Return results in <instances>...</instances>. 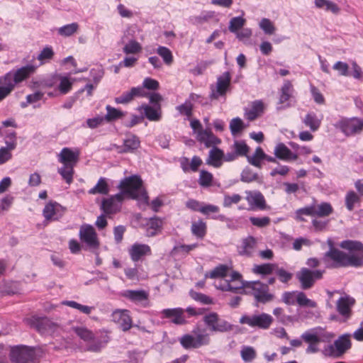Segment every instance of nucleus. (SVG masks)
Here are the masks:
<instances>
[{
  "label": "nucleus",
  "instance_id": "obj_47",
  "mask_svg": "<svg viewBox=\"0 0 363 363\" xmlns=\"http://www.w3.org/2000/svg\"><path fill=\"white\" fill-rule=\"evenodd\" d=\"M157 53L163 59L164 62L170 65L173 62V56L171 50L164 46H159L157 50Z\"/></svg>",
  "mask_w": 363,
  "mask_h": 363
},
{
  "label": "nucleus",
  "instance_id": "obj_61",
  "mask_svg": "<svg viewBox=\"0 0 363 363\" xmlns=\"http://www.w3.org/2000/svg\"><path fill=\"white\" fill-rule=\"evenodd\" d=\"M193 105L189 100H186L183 104L177 107V110L180 114L186 116L188 117L192 115Z\"/></svg>",
  "mask_w": 363,
  "mask_h": 363
},
{
  "label": "nucleus",
  "instance_id": "obj_21",
  "mask_svg": "<svg viewBox=\"0 0 363 363\" xmlns=\"http://www.w3.org/2000/svg\"><path fill=\"white\" fill-rule=\"evenodd\" d=\"M354 303V299L349 296L340 297L337 301V311L346 319L352 314L351 308Z\"/></svg>",
  "mask_w": 363,
  "mask_h": 363
},
{
  "label": "nucleus",
  "instance_id": "obj_29",
  "mask_svg": "<svg viewBox=\"0 0 363 363\" xmlns=\"http://www.w3.org/2000/svg\"><path fill=\"white\" fill-rule=\"evenodd\" d=\"M10 75H4L0 77V101L7 97L13 90Z\"/></svg>",
  "mask_w": 363,
  "mask_h": 363
},
{
  "label": "nucleus",
  "instance_id": "obj_4",
  "mask_svg": "<svg viewBox=\"0 0 363 363\" xmlns=\"http://www.w3.org/2000/svg\"><path fill=\"white\" fill-rule=\"evenodd\" d=\"M192 332L194 335L186 334L179 339V342L184 349H196L210 343V336L204 329L201 330L197 327Z\"/></svg>",
  "mask_w": 363,
  "mask_h": 363
},
{
  "label": "nucleus",
  "instance_id": "obj_28",
  "mask_svg": "<svg viewBox=\"0 0 363 363\" xmlns=\"http://www.w3.org/2000/svg\"><path fill=\"white\" fill-rule=\"evenodd\" d=\"M143 89L142 87H133L129 91L123 93L115 99L116 104H128L131 101L135 96H142Z\"/></svg>",
  "mask_w": 363,
  "mask_h": 363
},
{
  "label": "nucleus",
  "instance_id": "obj_34",
  "mask_svg": "<svg viewBox=\"0 0 363 363\" xmlns=\"http://www.w3.org/2000/svg\"><path fill=\"white\" fill-rule=\"evenodd\" d=\"M276 268L275 264L266 263L262 264H255L252 268L253 273L260 275H269L274 272Z\"/></svg>",
  "mask_w": 363,
  "mask_h": 363
},
{
  "label": "nucleus",
  "instance_id": "obj_9",
  "mask_svg": "<svg viewBox=\"0 0 363 363\" xmlns=\"http://www.w3.org/2000/svg\"><path fill=\"white\" fill-rule=\"evenodd\" d=\"M79 237L80 240L91 251L99 249L100 242L94 227L89 224H83L80 226Z\"/></svg>",
  "mask_w": 363,
  "mask_h": 363
},
{
  "label": "nucleus",
  "instance_id": "obj_33",
  "mask_svg": "<svg viewBox=\"0 0 363 363\" xmlns=\"http://www.w3.org/2000/svg\"><path fill=\"white\" fill-rule=\"evenodd\" d=\"M163 225V220L158 217L151 218L147 223L148 236H154L158 230H160Z\"/></svg>",
  "mask_w": 363,
  "mask_h": 363
},
{
  "label": "nucleus",
  "instance_id": "obj_55",
  "mask_svg": "<svg viewBox=\"0 0 363 363\" xmlns=\"http://www.w3.org/2000/svg\"><path fill=\"white\" fill-rule=\"evenodd\" d=\"M296 303L300 306H308L310 308H315L317 306V303L314 301L308 298L306 295L302 291L298 292Z\"/></svg>",
  "mask_w": 363,
  "mask_h": 363
},
{
  "label": "nucleus",
  "instance_id": "obj_40",
  "mask_svg": "<svg viewBox=\"0 0 363 363\" xmlns=\"http://www.w3.org/2000/svg\"><path fill=\"white\" fill-rule=\"evenodd\" d=\"M228 271L229 268L228 266L225 264H220L210 272L208 274H206V277H210L211 279L228 277Z\"/></svg>",
  "mask_w": 363,
  "mask_h": 363
},
{
  "label": "nucleus",
  "instance_id": "obj_3",
  "mask_svg": "<svg viewBox=\"0 0 363 363\" xmlns=\"http://www.w3.org/2000/svg\"><path fill=\"white\" fill-rule=\"evenodd\" d=\"M242 294L252 295L257 303L262 304L269 303L274 298V295L269 293L268 284L259 281L246 282Z\"/></svg>",
  "mask_w": 363,
  "mask_h": 363
},
{
  "label": "nucleus",
  "instance_id": "obj_63",
  "mask_svg": "<svg viewBox=\"0 0 363 363\" xmlns=\"http://www.w3.org/2000/svg\"><path fill=\"white\" fill-rule=\"evenodd\" d=\"M273 315L277 320L283 324H286L288 320H291V317L284 313V310L281 307H277L273 310Z\"/></svg>",
  "mask_w": 363,
  "mask_h": 363
},
{
  "label": "nucleus",
  "instance_id": "obj_48",
  "mask_svg": "<svg viewBox=\"0 0 363 363\" xmlns=\"http://www.w3.org/2000/svg\"><path fill=\"white\" fill-rule=\"evenodd\" d=\"M245 22L246 20L241 16L234 17L231 18L229 23V30L231 33H235L237 31H238L244 26Z\"/></svg>",
  "mask_w": 363,
  "mask_h": 363
},
{
  "label": "nucleus",
  "instance_id": "obj_42",
  "mask_svg": "<svg viewBox=\"0 0 363 363\" xmlns=\"http://www.w3.org/2000/svg\"><path fill=\"white\" fill-rule=\"evenodd\" d=\"M281 92L279 103L283 104L290 99L293 92V85L290 81H285L281 89Z\"/></svg>",
  "mask_w": 363,
  "mask_h": 363
},
{
  "label": "nucleus",
  "instance_id": "obj_50",
  "mask_svg": "<svg viewBox=\"0 0 363 363\" xmlns=\"http://www.w3.org/2000/svg\"><path fill=\"white\" fill-rule=\"evenodd\" d=\"M242 359L245 362H250L256 357V351L252 347L245 346L240 351Z\"/></svg>",
  "mask_w": 363,
  "mask_h": 363
},
{
  "label": "nucleus",
  "instance_id": "obj_17",
  "mask_svg": "<svg viewBox=\"0 0 363 363\" xmlns=\"http://www.w3.org/2000/svg\"><path fill=\"white\" fill-rule=\"evenodd\" d=\"M184 309L182 308H167L162 311V318L171 319L176 325H184L186 323L184 316Z\"/></svg>",
  "mask_w": 363,
  "mask_h": 363
},
{
  "label": "nucleus",
  "instance_id": "obj_1",
  "mask_svg": "<svg viewBox=\"0 0 363 363\" xmlns=\"http://www.w3.org/2000/svg\"><path fill=\"white\" fill-rule=\"evenodd\" d=\"M118 188L121 190L120 193L102 200L100 208L104 214L111 215L120 211L124 195L133 199L143 200L145 204H149V196L143 189V181L140 177L133 175L125 177L121 181Z\"/></svg>",
  "mask_w": 363,
  "mask_h": 363
},
{
  "label": "nucleus",
  "instance_id": "obj_30",
  "mask_svg": "<svg viewBox=\"0 0 363 363\" xmlns=\"http://www.w3.org/2000/svg\"><path fill=\"white\" fill-rule=\"evenodd\" d=\"M256 246V240L253 237H247L242 242L238 247V252L240 255L251 256Z\"/></svg>",
  "mask_w": 363,
  "mask_h": 363
},
{
  "label": "nucleus",
  "instance_id": "obj_22",
  "mask_svg": "<svg viewBox=\"0 0 363 363\" xmlns=\"http://www.w3.org/2000/svg\"><path fill=\"white\" fill-rule=\"evenodd\" d=\"M129 255L133 262L139 261L143 256L150 255L151 249L145 244L135 243L128 250Z\"/></svg>",
  "mask_w": 363,
  "mask_h": 363
},
{
  "label": "nucleus",
  "instance_id": "obj_10",
  "mask_svg": "<svg viewBox=\"0 0 363 363\" xmlns=\"http://www.w3.org/2000/svg\"><path fill=\"white\" fill-rule=\"evenodd\" d=\"M323 272L321 270H311L303 267L296 273V278L298 280L301 288L307 290L313 286L317 280L323 277Z\"/></svg>",
  "mask_w": 363,
  "mask_h": 363
},
{
  "label": "nucleus",
  "instance_id": "obj_62",
  "mask_svg": "<svg viewBox=\"0 0 363 363\" xmlns=\"http://www.w3.org/2000/svg\"><path fill=\"white\" fill-rule=\"evenodd\" d=\"M361 252H362L361 256H358L356 255H347V259L348 260L347 262V266L359 267L363 264V250Z\"/></svg>",
  "mask_w": 363,
  "mask_h": 363
},
{
  "label": "nucleus",
  "instance_id": "obj_7",
  "mask_svg": "<svg viewBox=\"0 0 363 363\" xmlns=\"http://www.w3.org/2000/svg\"><path fill=\"white\" fill-rule=\"evenodd\" d=\"M205 325L213 333H228L233 330V325L221 319L216 312H211L203 316Z\"/></svg>",
  "mask_w": 363,
  "mask_h": 363
},
{
  "label": "nucleus",
  "instance_id": "obj_58",
  "mask_svg": "<svg viewBox=\"0 0 363 363\" xmlns=\"http://www.w3.org/2000/svg\"><path fill=\"white\" fill-rule=\"evenodd\" d=\"M298 292L297 291L284 292L281 296L282 301L289 306L294 305L297 301Z\"/></svg>",
  "mask_w": 363,
  "mask_h": 363
},
{
  "label": "nucleus",
  "instance_id": "obj_15",
  "mask_svg": "<svg viewBox=\"0 0 363 363\" xmlns=\"http://www.w3.org/2000/svg\"><path fill=\"white\" fill-rule=\"evenodd\" d=\"M245 199L248 202L251 209L264 210L269 208L266 204L263 194L259 191H246Z\"/></svg>",
  "mask_w": 363,
  "mask_h": 363
},
{
  "label": "nucleus",
  "instance_id": "obj_19",
  "mask_svg": "<svg viewBox=\"0 0 363 363\" xmlns=\"http://www.w3.org/2000/svg\"><path fill=\"white\" fill-rule=\"evenodd\" d=\"M64 213L63 207L57 202H49L45 205L43 214L47 220H58Z\"/></svg>",
  "mask_w": 363,
  "mask_h": 363
},
{
  "label": "nucleus",
  "instance_id": "obj_57",
  "mask_svg": "<svg viewBox=\"0 0 363 363\" xmlns=\"http://www.w3.org/2000/svg\"><path fill=\"white\" fill-rule=\"evenodd\" d=\"M302 215L315 216V205L306 206V207L298 209L296 211V218L298 220H300V221L304 220L303 218H302Z\"/></svg>",
  "mask_w": 363,
  "mask_h": 363
},
{
  "label": "nucleus",
  "instance_id": "obj_16",
  "mask_svg": "<svg viewBox=\"0 0 363 363\" xmlns=\"http://www.w3.org/2000/svg\"><path fill=\"white\" fill-rule=\"evenodd\" d=\"M230 83V74L228 72H224L217 79L216 90L212 89L210 95L211 99H217L220 96L225 94Z\"/></svg>",
  "mask_w": 363,
  "mask_h": 363
},
{
  "label": "nucleus",
  "instance_id": "obj_25",
  "mask_svg": "<svg viewBox=\"0 0 363 363\" xmlns=\"http://www.w3.org/2000/svg\"><path fill=\"white\" fill-rule=\"evenodd\" d=\"M333 337V335L329 333H325L320 335L306 332L301 335V338L308 344H319L320 342H330Z\"/></svg>",
  "mask_w": 363,
  "mask_h": 363
},
{
  "label": "nucleus",
  "instance_id": "obj_23",
  "mask_svg": "<svg viewBox=\"0 0 363 363\" xmlns=\"http://www.w3.org/2000/svg\"><path fill=\"white\" fill-rule=\"evenodd\" d=\"M350 335L344 334L338 337L335 342L334 345L330 347L331 350L333 348L336 350L337 356L343 354L347 350L351 347Z\"/></svg>",
  "mask_w": 363,
  "mask_h": 363
},
{
  "label": "nucleus",
  "instance_id": "obj_37",
  "mask_svg": "<svg viewBox=\"0 0 363 363\" xmlns=\"http://www.w3.org/2000/svg\"><path fill=\"white\" fill-rule=\"evenodd\" d=\"M206 223L202 220L193 222L191 224V233L199 238H203L206 234Z\"/></svg>",
  "mask_w": 363,
  "mask_h": 363
},
{
  "label": "nucleus",
  "instance_id": "obj_35",
  "mask_svg": "<svg viewBox=\"0 0 363 363\" xmlns=\"http://www.w3.org/2000/svg\"><path fill=\"white\" fill-rule=\"evenodd\" d=\"M303 121L306 126L309 127L312 131L317 130L321 123V120L319 119L314 113H308Z\"/></svg>",
  "mask_w": 363,
  "mask_h": 363
},
{
  "label": "nucleus",
  "instance_id": "obj_56",
  "mask_svg": "<svg viewBox=\"0 0 363 363\" xmlns=\"http://www.w3.org/2000/svg\"><path fill=\"white\" fill-rule=\"evenodd\" d=\"M259 28L267 35H273L276 31L274 23L268 18H262L259 22Z\"/></svg>",
  "mask_w": 363,
  "mask_h": 363
},
{
  "label": "nucleus",
  "instance_id": "obj_54",
  "mask_svg": "<svg viewBox=\"0 0 363 363\" xmlns=\"http://www.w3.org/2000/svg\"><path fill=\"white\" fill-rule=\"evenodd\" d=\"M213 178V177L211 173L206 170H201L200 172L199 184L202 187H208L211 186Z\"/></svg>",
  "mask_w": 363,
  "mask_h": 363
},
{
  "label": "nucleus",
  "instance_id": "obj_11",
  "mask_svg": "<svg viewBox=\"0 0 363 363\" xmlns=\"http://www.w3.org/2000/svg\"><path fill=\"white\" fill-rule=\"evenodd\" d=\"M228 277L229 278L225 279L224 283L218 288L223 291L242 294L247 281L242 279V275L239 272H233Z\"/></svg>",
  "mask_w": 363,
  "mask_h": 363
},
{
  "label": "nucleus",
  "instance_id": "obj_39",
  "mask_svg": "<svg viewBox=\"0 0 363 363\" xmlns=\"http://www.w3.org/2000/svg\"><path fill=\"white\" fill-rule=\"evenodd\" d=\"M315 4L319 9H325L326 11H330L335 14L340 11L338 6L329 0H315Z\"/></svg>",
  "mask_w": 363,
  "mask_h": 363
},
{
  "label": "nucleus",
  "instance_id": "obj_12",
  "mask_svg": "<svg viewBox=\"0 0 363 363\" xmlns=\"http://www.w3.org/2000/svg\"><path fill=\"white\" fill-rule=\"evenodd\" d=\"M335 126L340 128L345 135L350 136L360 133L363 130V119L358 118L342 119Z\"/></svg>",
  "mask_w": 363,
  "mask_h": 363
},
{
  "label": "nucleus",
  "instance_id": "obj_20",
  "mask_svg": "<svg viewBox=\"0 0 363 363\" xmlns=\"http://www.w3.org/2000/svg\"><path fill=\"white\" fill-rule=\"evenodd\" d=\"M35 71V67L33 65H27L18 69L14 73L9 72L5 75H10L11 78V84L15 87L18 83L23 82L30 77Z\"/></svg>",
  "mask_w": 363,
  "mask_h": 363
},
{
  "label": "nucleus",
  "instance_id": "obj_51",
  "mask_svg": "<svg viewBox=\"0 0 363 363\" xmlns=\"http://www.w3.org/2000/svg\"><path fill=\"white\" fill-rule=\"evenodd\" d=\"M79 28V25L77 23H72L65 25L58 30V33L62 36H70L75 33Z\"/></svg>",
  "mask_w": 363,
  "mask_h": 363
},
{
  "label": "nucleus",
  "instance_id": "obj_38",
  "mask_svg": "<svg viewBox=\"0 0 363 363\" xmlns=\"http://www.w3.org/2000/svg\"><path fill=\"white\" fill-rule=\"evenodd\" d=\"M109 188L105 178H100L97 184L89 190V194H108Z\"/></svg>",
  "mask_w": 363,
  "mask_h": 363
},
{
  "label": "nucleus",
  "instance_id": "obj_14",
  "mask_svg": "<svg viewBox=\"0 0 363 363\" xmlns=\"http://www.w3.org/2000/svg\"><path fill=\"white\" fill-rule=\"evenodd\" d=\"M330 245V250L325 253V257L333 261V267H347V254L333 247V243L331 240L328 241Z\"/></svg>",
  "mask_w": 363,
  "mask_h": 363
},
{
  "label": "nucleus",
  "instance_id": "obj_31",
  "mask_svg": "<svg viewBox=\"0 0 363 363\" xmlns=\"http://www.w3.org/2000/svg\"><path fill=\"white\" fill-rule=\"evenodd\" d=\"M264 111V104L262 101H255L252 102L250 110L246 111L245 115L249 121H253L259 116Z\"/></svg>",
  "mask_w": 363,
  "mask_h": 363
},
{
  "label": "nucleus",
  "instance_id": "obj_2",
  "mask_svg": "<svg viewBox=\"0 0 363 363\" xmlns=\"http://www.w3.org/2000/svg\"><path fill=\"white\" fill-rule=\"evenodd\" d=\"M79 151L64 147L58 155L59 162L63 167L58 169L59 174L65 182L70 184L73 181L74 167L79 161Z\"/></svg>",
  "mask_w": 363,
  "mask_h": 363
},
{
  "label": "nucleus",
  "instance_id": "obj_44",
  "mask_svg": "<svg viewBox=\"0 0 363 363\" xmlns=\"http://www.w3.org/2000/svg\"><path fill=\"white\" fill-rule=\"evenodd\" d=\"M106 109L107 111V113L104 116V119L108 122H111L121 118L125 115L124 113L122 112L121 111L109 105L106 106Z\"/></svg>",
  "mask_w": 363,
  "mask_h": 363
},
{
  "label": "nucleus",
  "instance_id": "obj_26",
  "mask_svg": "<svg viewBox=\"0 0 363 363\" xmlns=\"http://www.w3.org/2000/svg\"><path fill=\"white\" fill-rule=\"evenodd\" d=\"M197 140L202 143H204L207 147L214 146L220 144L221 140L213 134L212 132L206 130H201L196 132Z\"/></svg>",
  "mask_w": 363,
  "mask_h": 363
},
{
  "label": "nucleus",
  "instance_id": "obj_5",
  "mask_svg": "<svg viewBox=\"0 0 363 363\" xmlns=\"http://www.w3.org/2000/svg\"><path fill=\"white\" fill-rule=\"evenodd\" d=\"M274 322V318L267 313H259L253 315H243L240 317L239 323L247 325L253 328L268 330Z\"/></svg>",
  "mask_w": 363,
  "mask_h": 363
},
{
  "label": "nucleus",
  "instance_id": "obj_13",
  "mask_svg": "<svg viewBox=\"0 0 363 363\" xmlns=\"http://www.w3.org/2000/svg\"><path fill=\"white\" fill-rule=\"evenodd\" d=\"M28 323L31 328L40 333L52 332L57 327V325L47 317L33 316L28 320Z\"/></svg>",
  "mask_w": 363,
  "mask_h": 363
},
{
  "label": "nucleus",
  "instance_id": "obj_46",
  "mask_svg": "<svg viewBox=\"0 0 363 363\" xmlns=\"http://www.w3.org/2000/svg\"><path fill=\"white\" fill-rule=\"evenodd\" d=\"M125 296L133 301H143L147 299L148 294L143 290H129L126 291Z\"/></svg>",
  "mask_w": 363,
  "mask_h": 363
},
{
  "label": "nucleus",
  "instance_id": "obj_27",
  "mask_svg": "<svg viewBox=\"0 0 363 363\" xmlns=\"http://www.w3.org/2000/svg\"><path fill=\"white\" fill-rule=\"evenodd\" d=\"M140 140L135 135H128L123 140V148L118 150L121 153L132 152L140 147Z\"/></svg>",
  "mask_w": 363,
  "mask_h": 363
},
{
  "label": "nucleus",
  "instance_id": "obj_18",
  "mask_svg": "<svg viewBox=\"0 0 363 363\" xmlns=\"http://www.w3.org/2000/svg\"><path fill=\"white\" fill-rule=\"evenodd\" d=\"M112 319L123 331H128L132 327V319L128 310H116L112 313Z\"/></svg>",
  "mask_w": 363,
  "mask_h": 363
},
{
  "label": "nucleus",
  "instance_id": "obj_64",
  "mask_svg": "<svg viewBox=\"0 0 363 363\" xmlns=\"http://www.w3.org/2000/svg\"><path fill=\"white\" fill-rule=\"evenodd\" d=\"M250 220L251 223L258 228H264L269 225L270 218L267 216L259 218V217H250Z\"/></svg>",
  "mask_w": 363,
  "mask_h": 363
},
{
  "label": "nucleus",
  "instance_id": "obj_52",
  "mask_svg": "<svg viewBox=\"0 0 363 363\" xmlns=\"http://www.w3.org/2000/svg\"><path fill=\"white\" fill-rule=\"evenodd\" d=\"M233 149L238 156H246L250 147L243 140H236L233 144Z\"/></svg>",
  "mask_w": 363,
  "mask_h": 363
},
{
  "label": "nucleus",
  "instance_id": "obj_32",
  "mask_svg": "<svg viewBox=\"0 0 363 363\" xmlns=\"http://www.w3.org/2000/svg\"><path fill=\"white\" fill-rule=\"evenodd\" d=\"M223 157L224 153L223 150L213 147L209 152V161H208V164L219 167L221 165V160H223Z\"/></svg>",
  "mask_w": 363,
  "mask_h": 363
},
{
  "label": "nucleus",
  "instance_id": "obj_6",
  "mask_svg": "<svg viewBox=\"0 0 363 363\" xmlns=\"http://www.w3.org/2000/svg\"><path fill=\"white\" fill-rule=\"evenodd\" d=\"M73 330L80 339L88 343L86 350L90 352H100L108 342L107 339L102 341L96 338L91 330L84 327H74Z\"/></svg>",
  "mask_w": 363,
  "mask_h": 363
},
{
  "label": "nucleus",
  "instance_id": "obj_8",
  "mask_svg": "<svg viewBox=\"0 0 363 363\" xmlns=\"http://www.w3.org/2000/svg\"><path fill=\"white\" fill-rule=\"evenodd\" d=\"M9 357L13 363H35L37 353L34 347L17 345L11 348Z\"/></svg>",
  "mask_w": 363,
  "mask_h": 363
},
{
  "label": "nucleus",
  "instance_id": "obj_60",
  "mask_svg": "<svg viewBox=\"0 0 363 363\" xmlns=\"http://www.w3.org/2000/svg\"><path fill=\"white\" fill-rule=\"evenodd\" d=\"M274 272L275 274L278 276L279 280L283 283H287L293 277L291 273L286 271L284 268L278 267L277 264Z\"/></svg>",
  "mask_w": 363,
  "mask_h": 363
},
{
  "label": "nucleus",
  "instance_id": "obj_59",
  "mask_svg": "<svg viewBox=\"0 0 363 363\" xmlns=\"http://www.w3.org/2000/svg\"><path fill=\"white\" fill-rule=\"evenodd\" d=\"M243 128L244 124L240 118H235L231 120L230 123V129L233 135H237Z\"/></svg>",
  "mask_w": 363,
  "mask_h": 363
},
{
  "label": "nucleus",
  "instance_id": "obj_45",
  "mask_svg": "<svg viewBox=\"0 0 363 363\" xmlns=\"http://www.w3.org/2000/svg\"><path fill=\"white\" fill-rule=\"evenodd\" d=\"M264 157L265 153L264 152L263 150L262 147H258L256 148L253 155L250 157H248V161L252 165L258 168H261V161L264 160Z\"/></svg>",
  "mask_w": 363,
  "mask_h": 363
},
{
  "label": "nucleus",
  "instance_id": "obj_41",
  "mask_svg": "<svg viewBox=\"0 0 363 363\" xmlns=\"http://www.w3.org/2000/svg\"><path fill=\"white\" fill-rule=\"evenodd\" d=\"M340 247L350 252L363 251V244L357 240H344L341 242Z\"/></svg>",
  "mask_w": 363,
  "mask_h": 363
},
{
  "label": "nucleus",
  "instance_id": "obj_49",
  "mask_svg": "<svg viewBox=\"0 0 363 363\" xmlns=\"http://www.w3.org/2000/svg\"><path fill=\"white\" fill-rule=\"evenodd\" d=\"M142 50L141 45L135 40H130L123 48V51L126 55L137 54Z\"/></svg>",
  "mask_w": 363,
  "mask_h": 363
},
{
  "label": "nucleus",
  "instance_id": "obj_53",
  "mask_svg": "<svg viewBox=\"0 0 363 363\" xmlns=\"http://www.w3.org/2000/svg\"><path fill=\"white\" fill-rule=\"evenodd\" d=\"M359 196L353 191L347 192L345 196V205L349 211L354 209V203L359 202Z\"/></svg>",
  "mask_w": 363,
  "mask_h": 363
},
{
  "label": "nucleus",
  "instance_id": "obj_36",
  "mask_svg": "<svg viewBox=\"0 0 363 363\" xmlns=\"http://www.w3.org/2000/svg\"><path fill=\"white\" fill-rule=\"evenodd\" d=\"M241 181L245 183H250L257 182L259 184L263 182L262 179L258 175L257 173L254 172L250 169H245L241 174Z\"/></svg>",
  "mask_w": 363,
  "mask_h": 363
},
{
  "label": "nucleus",
  "instance_id": "obj_43",
  "mask_svg": "<svg viewBox=\"0 0 363 363\" xmlns=\"http://www.w3.org/2000/svg\"><path fill=\"white\" fill-rule=\"evenodd\" d=\"M333 207L329 203L323 202L319 205H315V216L325 217L333 213Z\"/></svg>",
  "mask_w": 363,
  "mask_h": 363
},
{
  "label": "nucleus",
  "instance_id": "obj_24",
  "mask_svg": "<svg viewBox=\"0 0 363 363\" xmlns=\"http://www.w3.org/2000/svg\"><path fill=\"white\" fill-rule=\"evenodd\" d=\"M275 157L284 161L296 160L298 158L296 154H294L291 150L284 143H278L274 150Z\"/></svg>",
  "mask_w": 363,
  "mask_h": 363
}]
</instances>
